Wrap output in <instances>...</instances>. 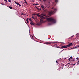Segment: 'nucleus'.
Wrapping results in <instances>:
<instances>
[{
  "label": "nucleus",
  "instance_id": "f257e3e1",
  "mask_svg": "<svg viewBox=\"0 0 79 79\" xmlns=\"http://www.w3.org/2000/svg\"><path fill=\"white\" fill-rule=\"evenodd\" d=\"M47 19L48 21H50V22H51L52 23H49V25H51V24H55V23H56V20H55V19H54L53 17L48 18Z\"/></svg>",
  "mask_w": 79,
  "mask_h": 79
},
{
  "label": "nucleus",
  "instance_id": "f03ea898",
  "mask_svg": "<svg viewBox=\"0 0 79 79\" xmlns=\"http://www.w3.org/2000/svg\"><path fill=\"white\" fill-rule=\"evenodd\" d=\"M41 15H40L39 14L37 15V16H38V17H40L41 19H45V17L44 16H46V17H48L49 16H46V15H45V14H41Z\"/></svg>",
  "mask_w": 79,
  "mask_h": 79
},
{
  "label": "nucleus",
  "instance_id": "7ed1b4c3",
  "mask_svg": "<svg viewBox=\"0 0 79 79\" xmlns=\"http://www.w3.org/2000/svg\"><path fill=\"white\" fill-rule=\"evenodd\" d=\"M57 11V9L56 8H55L53 10L49 13V15H51L52 14H54Z\"/></svg>",
  "mask_w": 79,
  "mask_h": 79
},
{
  "label": "nucleus",
  "instance_id": "20e7f679",
  "mask_svg": "<svg viewBox=\"0 0 79 79\" xmlns=\"http://www.w3.org/2000/svg\"><path fill=\"white\" fill-rule=\"evenodd\" d=\"M73 45V43H70L68 45H67V47H71Z\"/></svg>",
  "mask_w": 79,
  "mask_h": 79
},
{
  "label": "nucleus",
  "instance_id": "39448f33",
  "mask_svg": "<svg viewBox=\"0 0 79 79\" xmlns=\"http://www.w3.org/2000/svg\"><path fill=\"white\" fill-rule=\"evenodd\" d=\"M15 2V3L17 5H19V6H21V4H19V3L18 2Z\"/></svg>",
  "mask_w": 79,
  "mask_h": 79
},
{
  "label": "nucleus",
  "instance_id": "423d86ee",
  "mask_svg": "<svg viewBox=\"0 0 79 79\" xmlns=\"http://www.w3.org/2000/svg\"><path fill=\"white\" fill-rule=\"evenodd\" d=\"M61 47L62 48H67V46H61Z\"/></svg>",
  "mask_w": 79,
  "mask_h": 79
},
{
  "label": "nucleus",
  "instance_id": "0eeeda50",
  "mask_svg": "<svg viewBox=\"0 0 79 79\" xmlns=\"http://www.w3.org/2000/svg\"><path fill=\"white\" fill-rule=\"evenodd\" d=\"M35 23H34V22H31V23H30V24L31 25H32V26H34V25Z\"/></svg>",
  "mask_w": 79,
  "mask_h": 79
},
{
  "label": "nucleus",
  "instance_id": "6e6552de",
  "mask_svg": "<svg viewBox=\"0 0 79 79\" xmlns=\"http://www.w3.org/2000/svg\"><path fill=\"white\" fill-rule=\"evenodd\" d=\"M24 2H24V3H25L26 4H27V2L26 0H24Z\"/></svg>",
  "mask_w": 79,
  "mask_h": 79
},
{
  "label": "nucleus",
  "instance_id": "1a4fd4ad",
  "mask_svg": "<svg viewBox=\"0 0 79 79\" xmlns=\"http://www.w3.org/2000/svg\"><path fill=\"white\" fill-rule=\"evenodd\" d=\"M41 7L43 9H44V6H43V5H41Z\"/></svg>",
  "mask_w": 79,
  "mask_h": 79
},
{
  "label": "nucleus",
  "instance_id": "9d476101",
  "mask_svg": "<svg viewBox=\"0 0 79 79\" xmlns=\"http://www.w3.org/2000/svg\"><path fill=\"white\" fill-rule=\"evenodd\" d=\"M26 21L27 23H29V20L28 19H27Z\"/></svg>",
  "mask_w": 79,
  "mask_h": 79
},
{
  "label": "nucleus",
  "instance_id": "9b49d317",
  "mask_svg": "<svg viewBox=\"0 0 79 79\" xmlns=\"http://www.w3.org/2000/svg\"><path fill=\"white\" fill-rule=\"evenodd\" d=\"M67 65H68V66H69V65H70V63H69L67 64V65H65V66H67Z\"/></svg>",
  "mask_w": 79,
  "mask_h": 79
},
{
  "label": "nucleus",
  "instance_id": "f8f14e48",
  "mask_svg": "<svg viewBox=\"0 0 79 79\" xmlns=\"http://www.w3.org/2000/svg\"><path fill=\"white\" fill-rule=\"evenodd\" d=\"M29 21H32V19L31 18H29Z\"/></svg>",
  "mask_w": 79,
  "mask_h": 79
},
{
  "label": "nucleus",
  "instance_id": "ddd939ff",
  "mask_svg": "<svg viewBox=\"0 0 79 79\" xmlns=\"http://www.w3.org/2000/svg\"><path fill=\"white\" fill-rule=\"evenodd\" d=\"M46 44H51V43L47 42L46 43Z\"/></svg>",
  "mask_w": 79,
  "mask_h": 79
},
{
  "label": "nucleus",
  "instance_id": "4468645a",
  "mask_svg": "<svg viewBox=\"0 0 79 79\" xmlns=\"http://www.w3.org/2000/svg\"><path fill=\"white\" fill-rule=\"evenodd\" d=\"M55 2L56 3H57L58 2V0H55Z\"/></svg>",
  "mask_w": 79,
  "mask_h": 79
},
{
  "label": "nucleus",
  "instance_id": "2eb2a0df",
  "mask_svg": "<svg viewBox=\"0 0 79 79\" xmlns=\"http://www.w3.org/2000/svg\"><path fill=\"white\" fill-rule=\"evenodd\" d=\"M78 47H79V45H78V46H77L76 47H75V48H78Z\"/></svg>",
  "mask_w": 79,
  "mask_h": 79
},
{
  "label": "nucleus",
  "instance_id": "dca6fc26",
  "mask_svg": "<svg viewBox=\"0 0 79 79\" xmlns=\"http://www.w3.org/2000/svg\"><path fill=\"white\" fill-rule=\"evenodd\" d=\"M37 9L38 10H41V9H39L37 8Z\"/></svg>",
  "mask_w": 79,
  "mask_h": 79
},
{
  "label": "nucleus",
  "instance_id": "f3484780",
  "mask_svg": "<svg viewBox=\"0 0 79 79\" xmlns=\"http://www.w3.org/2000/svg\"><path fill=\"white\" fill-rule=\"evenodd\" d=\"M46 0H43L44 2L45 3V2H46Z\"/></svg>",
  "mask_w": 79,
  "mask_h": 79
},
{
  "label": "nucleus",
  "instance_id": "a211bd4d",
  "mask_svg": "<svg viewBox=\"0 0 79 79\" xmlns=\"http://www.w3.org/2000/svg\"><path fill=\"white\" fill-rule=\"evenodd\" d=\"M75 61V60L73 59V60H71V61Z\"/></svg>",
  "mask_w": 79,
  "mask_h": 79
},
{
  "label": "nucleus",
  "instance_id": "6ab92c4d",
  "mask_svg": "<svg viewBox=\"0 0 79 79\" xmlns=\"http://www.w3.org/2000/svg\"><path fill=\"white\" fill-rule=\"evenodd\" d=\"M9 8H10V9H12V7H11V6H9Z\"/></svg>",
  "mask_w": 79,
  "mask_h": 79
},
{
  "label": "nucleus",
  "instance_id": "aec40b11",
  "mask_svg": "<svg viewBox=\"0 0 79 79\" xmlns=\"http://www.w3.org/2000/svg\"><path fill=\"white\" fill-rule=\"evenodd\" d=\"M4 1H5V2H8L7 0H4Z\"/></svg>",
  "mask_w": 79,
  "mask_h": 79
},
{
  "label": "nucleus",
  "instance_id": "412c9836",
  "mask_svg": "<svg viewBox=\"0 0 79 79\" xmlns=\"http://www.w3.org/2000/svg\"><path fill=\"white\" fill-rule=\"evenodd\" d=\"M8 1L9 2H11V0H8Z\"/></svg>",
  "mask_w": 79,
  "mask_h": 79
},
{
  "label": "nucleus",
  "instance_id": "4be33fe9",
  "mask_svg": "<svg viewBox=\"0 0 79 79\" xmlns=\"http://www.w3.org/2000/svg\"><path fill=\"white\" fill-rule=\"evenodd\" d=\"M22 15H26L25 14H24V13H22Z\"/></svg>",
  "mask_w": 79,
  "mask_h": 79
},
{
  "label": "nucleus",
  "instance_id": "5701e85b",
  "mask_svg": "<svg viewBox=\"0 0 79 79\" xmlns=\"http://www.w3.org/2000/svg\"><path fill=\"white\" fill-rule=\"evenodd\" d=\"M56 63H58V61L57 60H56Z\"/></svg>",
  "mask_w": 79,
  "mask_h": 79
},
{
  "label": "nucleus",
  "instance_id": "b1692460",
  "mask_svg": "<svg viewBox=\"0 0 79 79\" xmlns=\"http://www.w3.org/2000/svg\"><path fill=\"white\" fill-rule=\"evenodd\" d=\"M68 60L69 61H70V58L68 59Z\"/></svg>",
  "mask_w": 79,
  "mask_h": 79
},
{
  "label": "nucleus",
  "instance_id": "393cba45",
  "mask_svg": "<svg viewBox=\"0 0 79 79\" xmlns=\"http://www.w3.org/2000/svg\"><path fill=\"white\" fill-rule=\"evenodd\" d=\"M77 35H78V33H77V34H76V36H77Z\"/></svg>",
  "mask_w": 79,
  "mask_h": 79
},
{
  "label": "nucleus",
  "instance_id": "a878e982",
  "mask_svg": "<svg viewBox=\"0 0 79 79\" xmlns=\"http://www.w3.org/2000/svg\"><path fill=\"white\" fill-rule=\"evenodd\" d=\"M70 58H71V59H72V58H73V57L72 56H71L70 57Z\"/></svg>",
  "mask_w": 79,
  "mask_h": 79
},
{
  "label": "nucleus",
  "instance_id": "bb28decb",
  "mask_svg": "<svg viewBox=\"0 0 79 79\" xmlns=\"http://www.w3.org/2000/svg\"><path fill=\"white\" fill-rule=\"evenodd\" d=\"M63 50H62V51L60 52V53H61V52H62L63 51Z\"/></svg>",
  "mask_w": 79,
  "mask_h": 79
},
{
  "label": "nucleus",
  "instance_id": "cd10ccee",
  "mask_svg": "<svg viewBox=\"0 0 79 79\" xmlns=\"http://www.w3.org/2000/svg\"><path fill=\"white\" fill-rule=\"evenodd\" d=\"M31 37H33V36H32L31 35V38H32Z\"/></svg>",
  "mask_w": 79,
  "mask_h": 79
},
{
  "label": "nucleus",
  "instance_id": "c85d7f7f",
  "mask_svg": "<svg viewBox=\"0 0 79 79\" xmlns=\"http://www.w3.org/2000/svg\"><path fill=\"white\" fill-rule=\"evenodd\" d=\"M77 60H78L79 59V58L78 57L77 58H76Z\"/></svg>",
  "mask_w": 79,
  "mask_h": 79
},
{
  "label": "nucleus",
  "instance_id": "c756f323",
  "mask_svg": "<svg viewBox=\"0 0 79 79\" xmlns=\"http://www.w3.org/2000/svg\"><path fill=\"white\" fill-rule=\"evenodd\" d=\"M61 42V44H63V42Z\"/></svg>",
  "mask_w": 79,
  "mask_h": 79
},
{
  "label": "nucleus",
  "instance_id": "7c9ffc66",
  "mask_svg": "<svg viewBox=\"0 0 79 79\" xmlns=\"http://www.w3.org/2000/svg\"><path fill=\"white\" fill-rule=\"evenodd\" d=\"M32 18L34 19V17L33 16H32Z\"/></svg>",
  "mask_w": 79,
  "mask_h": 79
},
{
  "label": "nucleus",
  "instance_id": "2f4dec72",
  "mask_svg": "<svg viewBox=\"0 0 79 79\" xmlns=\"http://www.w3.org/2000/svg\"><path fill=\"white\" fill-rule=\"evenodd\" d=\"M74 37V36H72L71 37Z\"/></svg>",
  "mask_w": 79,
  "mask_h": 79
},
{
  "label": "nucleus",
  "instance_id": "473e14b6",
  "mask_svg": "<svg viewBox=\"0 0 79 79\" xmlns=\"http://www.w3.org/2000/svg\"><path fill=\"white\" fill-rule=\"evenodd\" d=\"M34 15H36V14H34Z\"/></svg>",
  "mask_w": 79,
  "mask_h": 79
},
{
  "label": "nucleus",
  "instance_id": "72a5a7b5",
  "mask_svg": "<svg viewBox=\"0 0 79 79\" xmlns=\"http://www.w3.org/2000/svg\"><path fill=\"white\" fill-rule=\"evenodd\" d=\"M77 64H78H78H79V63H78Z\"/></svg>",
  "mask_w": 79,
  "mask_h": 79
},
{
  "label": "nucleus",
  "instance_id": "f704fd0d",
  "mask_svg": "<svg viewBox=\"0 0 79 79\" xmlns=\"http://www.w3.org/2000/svg\"><path fill=\"white\" fill-rule=\"evenodd\" d=\"M72 45H74V43H72Z\"/></svg>",
  "mask_w": 79,
  "mask_h": 79
},
{
  "label": "nucleus",
  "instance_id": "c9c22d12",
  "mask_svg": "<svg viewBox=\"0 0 79 79\" xmlns=\"http://www.w3.org/2000/svg\"><path fill=\"white\" fill-rule=\"evenodd\" d=\"M39 1H41V0H39Z\"/></svg>",
  "mask_w": 79,
  "mask_h": 79
},
{
  "label": "nucleus",
  "instance_id": "e433bc0d",
  "mask_svg": "<svg viewBox=\"0 0 79 79\" xmlns=\"http://www.w3.org/2000/svg\"><path fill=\"white\" fill-rule=\"evenodd\" d=\"M37 25H39V24H38V23H37Z\"/></svg>",
  "mask_w": 79,
  "mask_h": 79
},
{
  "label": "nucleus",
  "instance_id": "4c0bfd02",
  "mask_svg": "<svg viewBox=\"0 0 79 79\" xmlns=\"http://www.w3.org/2000/svg\"><path fill=\"white\" fill-rule=\"evenodd\" d=\"M53 9V8H52V9Z\"/></svg>",
  "mask_w": 79,
  "mask_h": 79
},
{
  "label": "nucleus",
  "instance_id": "58836bf2",
  "mask_svg": "<svg viewBox=\"0 0 79 79\" xmlns=\"http://www.w3.org/2000/svg\"><path fill=\"white\" fill-rule=\"evenodd\" d=\"M54 43H56V42H54Z\"/></svg>",
  "mask_w": 79,
  "mask_h": 79
},
{
  "label": "nucleus",
  "instance_id": "ea45409f",
  "mask_svg": "<svg viewBox=\"0 0 79 79\" xmlns=\"http://www.w3.org/2000/svg\"><path fill=\"white\" fill-rule=\"evenodd\" d=\"M27 16H28V15H27Z\"/></svg>",
  "mask_w": 79,
  "mask_h": 79
},
{
  "label": "nucleus",
  "instance_id": "a19ab883",
  "mask_svg": "<svg viewBox=\"0 0 79 79\" xmlns=\"http://www.w3.org/2000/svg\"><path fill=\"white\" fill-rule=\"evenodd\" d=\"M41 22V23H42V22Z\"/></svg>",
  "mask_w": 79,
  "mask_h": 79
}]
</instances>
